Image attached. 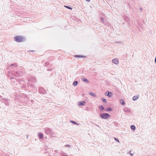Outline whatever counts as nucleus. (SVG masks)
Wrapping results in <instances>:
<instances>
[{"mask_svg":"<svg viewBox=\"0 0 156 156\" xmlns=\"http://www.w3.org/2000/svg\"><path fill=\"white\" fill-rule=\"evenodd\" d=\"M17 82H18L19 86H18V88H23L25 87L26 86L25 82L23 80L21 79H17Z\"/></svg>","mask_w":156,"mask_h":156,"instance_id":"obj_1","label":"nucleus"},{"mask_svg":"<svg viewBox=\"0 0 156 156\" xmlns=\"http://www.w3.org/2000/svg\"><path fill=\"white\" fill-rule=\"evenodd\" d=\"M14 39L16 42H21L24 40V38L22 36H17L14 37Z\"/></svg>","mask_w":156,"mask_h":156,"instance_id":"obj_2","label":"nucleus"},{"mask_svg":"<svg viewBox=\"0 0 156 156\" xmlns=\"http://www.w3.org/2000/svg\"><path fill=\"white\" fill-rule=\"evenodd\" d=\"M100 116L101 118L106 119L110 117V115L107 113H103L100 114Z\"/></svg>","mask_w":156,"mask_h":156,"instance_id":"obj_3","label":"nucleus"},{"mask_svg":"<svg viewBox=\"0 0 156 156\" xmlns=\"http://www.w3.org/2000/svg\"><path fill=\"white\" fill-rule=\"evenodd\" d=\"M39 92L40 93L42 94H45L47 93L46 90L42 87H39Z\"/></svg>","mask_w":156,"mask_h":156,"instance_id":"obj_4","label":"nucleus"},{"mask_svg":"<svg viewBox=\"0 0 156 156\" xmlns=\"http://www.w3.org/2000/svg\"><path fill=\"white\" fill-rule=\"evenodd\" d=\"M44 131L47 134H50L51 133L52 130L49 128H46L44 129Z\"/></svg>","mask_w":156,"mask_h":156,"instance_id":"obj_5","label":"nucleus"},{"mask_svg":"<svg viewBox=\"0 0 156 156\" xmlns=\"http://www.w3.org/2000/svg\"><path fill=\"white\" fill-rule=\"evenodd\" d=\"M105 95L108 96L109 97H111L112 95V93L111 92L107 91L105 93Z\"/></svg>","mask_w":156,"mask_h":156,"instance_id":"obj_6","label":"nucleus"},{"mask_svg":"<svg viewBox=\"0 0 156 156\" xmlns=\"http://www.w3.org/2000/svg\"><path fill=\"white\" fill-rule=\"evenodd\" d=\"M112 62L115 64H118L119 63V61L118 60L117 58L114 59L112 60Z\"/></svg>","mask_w":156,"mask_h":156,"instance_id":"obj_7","label":"nucleus"},{"mask_svg":"<svg viewBox=\"0 0 156 156\" xmlns=\"http://www.w3.org/2000/svg\"><path fill=\"white\" fill-rule=\"evenodd\" d=\"M123 110L124 112H126L127 113H129L130 112V110L128 108H124L123 109Z\"/></svg>","mask_w":156,"mask_h":156,"instance_id":"obj_8","label":"nucleus"},{"mask_svg":"<svg viewBox=\"0 0 156 156\" xmlns=\"http://www.w3.org/2000/svg\"><path fill=\"white\" fill-rule=\"evenodd\" d=\"M30 81L34 82V83H35L37 82V80L36 78L34 77H33L32 78L31 80H30Z\"/></svg>","mask_w":156,"mask_h":156,"instance_id":"obj_9","label":"nucleus"},{"mask_svg":"<svg viewBox=\"0 0 156 156\" xmlns=\"http://www.w3.org/2000/svg\"><path fill=\"white\" fill-rule=\"evenodd\" d=\"M85 102L84 101L80 102L78 103V105L80 106L84 105H85Z\"/></svg>","mask_w":156,"mask_h":156,"instance_id":"obj_10","label":"nucleus"},{"mask_svg":"<svg viewBox=\"0 0 156 156\" xmlns=\"http://www.w3.org/2000/svg\"><path fill=\"white\" fill-rule=\"evenodd\" d=\"M139 98V95H137L134 96L133 98V100L134 101L137 100Z\"/></svg>","mask_w":156,"mask_h":156,"instance_id":"obj_11","label":"nucleus"},{"mask_svg":"<svg viewBox=\"0 0 156 156\" xmlns=\"http://www.w3.org/2000/svg\"><path fill=\"white\" fill-rule=\"evenodd\" d=\"M38 137L41 139H42L43 138V134H41V133H38Z\"/></svg>","mask_w":156,"mask_h":156,"instance_id":"obj_12","label":"nucleus"},{"mask_svg":"<svg viewBox=\"0 0 156 156\" xmlns=\"http://www.w3.org/2000/svg\"><path fill=\"white\" fill-rule=\"evenodd\" d=\"M3 99L5 101L4 102L5 104L6 105H8V104L7 99L5 98L4 99Z\"/></svg>","mask_w":156,"mask_h":156,"instance_id":"obj_13","label":"nucleus"},{"mask_svg":"<svg viewBox=\"0 0 156 156\" xmlns=\"http://www.w3.org/2000/svg\"><path fill=\"white\" fill-rule=\"evenodd\" d=\"M77 83H78L77 81H75L73 82V84L74 86H76L77 85Z\"/></svg>","mask_w":156,"mask_h":156,"instance_id":"obj_14","label":"nucleus"},{"mask_svg":"<svg viewBox=\"0 0 156 156\" xmlns=\"http://www.w3.org/2000/svg\"><path fill=\"white\" fill-rule=\"evenodd\" d=\"M82 80L83 81L86 82H88V80L86 78L84 77H83L82 78Z\"/></svg>","mask_w":156,"mask_h":156,"instance_id":"obj_15","label":"nucleus"},{"mask_svg":"<svg viewBox=\"0 0 156 156\" xmlns=\"http://www.w3.org/2000/svg\"><path fill=\"white\" fill-rule=\"evenodd\" d=\"M120 103L123 105H124L125 104L124 101L122 99H121L120 100Z\"/></svg>","mask_w":156,"mask_h":156,"instance_id":"obj_16","label":"nucleus"},{"mask_svg":"<svg viewBox=\"0 0 156 156\" xmlns=\"http://www.w3.org/2000/svg\"><path fill=\"white\" fill-rule=\"evenodd\" d=\"M99 108L101 110H103L104 109V107L102 105H101V106H100L99 107Z\"/></svg>","mask_w":156,"mask_h":156,"instance_id":"obj_17","label":"nucleus"},{"mask_svg":"<svg viewBox=\"0 0 156 156\" xmlns=\"http://www.w3.org/2000/svg\"><path fill=\"white\" fill-rule=\"evenodd\" d=\"M130 128H131L134 130L135 129V126L133 125H131V126H130Z\"/></svg>","mask_w":156,"mask_h":156,"instance_id":"obj_18","label":"nucleus"},{"mask_svg":"<svg viewBox=\"0 0 156 156\" xmlns=\"http://www.w3.org/2000/svg\"><path fill=\"white\" fill-rule=\"evenodd\" d=\"M70 122L73 124H76V125H78V124L75 121H72V120H71L70 121Z\"/></svg>","mask_w":156,"mask_h":156,"instance_id":"obj_19","label":"nucleus"},{"mask_svg":"<svg viewBox=\"0 0 156 156\" xmlns=\"http://www.w3.org/2000/svg\"><path fill=\"white\" fill-rule=\"evenodd\" d=\"M101 100H102V101L104 102V103H107V101H106V100L104 98H101Z\"/></svg>","mask_w":156,"mask_h":156,"instance_id":"obj_20","label":"nucleus"},{"mask_svg":"<svg viewBox=\"0 0 156 156\" xmlns=\"http://www.w3.org/2000/svg\"><path fill=\"white\" fill-rule=\"evenodd\" d=\"M112 109L110 107L107 108L106 109V111H112Z\"/></svg>","mask_w":156,"mask_h":156,"instance_id":"obj_21","label":"nucleus"},{"mask_svg":"<svg viewBox=\"0 0 156 156\" xmlns=\"http://www.w3.org/2000/svg\"><path fill=\"white\" fill-rule=\"evenodd\" d=\"M89 94L94 97H95L96 96V95L94 93L91 92L89 93Z\"/></svg>","mask_w":156,"mask_h":156,"instance_id":"obj_22","label":"nucleus"},{"mask_svg":"<svg viewBox=\"0 0 156 156\" xmlns=\"http://www.w3.org/2000/svg\"><path fill=\"white\" fill-rule=\"evenodd\" d=\"M75 57H80V58H83V57H85V56H83L82 55H77L75 56Z\"/></svg>","mask_w":156,"mask_h":156,"instance_id":"obj_23","label":"nucleus"},{"mask_svg":"<svg viewBox=\"0 0 156 156\" xmlns=\"http://www.w3.org/2000/svg\"><path fill=\"white\" fill-rule=\"evenodd\" d=\"M114 138L115 140L116 141L118 142H120L119 141V140L117 138H116L115 137H114Z\"/></svg>","mask_w":156,"mask_h":156,"instance_id":"obj_24","label":"nucleus"},{"mask_svg":"<svg viewBox=\"0 0 156 156\" xmlns=\"http://www.w3.org/2000/svg\"><path fill=\"white\" fill-rule=\"evenodd\" d=\"M66 8H67L69 9H72L70 7H68V6H65Z\"/></svg>","mask_w":156,"mask_h":156,"instance_id":"obj_25","label":"nucleus"},{"mask_svg":"<svg viewBox=\"0 0 156 156\" xmlns=\"http://www.w3.org/2000/svg\"><path fill=\"white\" fill-rule=\"evenodd\" d=\"M66 147H70V145H69V144H66Z\"/></svg>","mask_w":156,"mask_h":156,"instance_id":"obj_26","label":"nucleus"},{"mask_svg":"<svg viewBox=\"0 0 156 156\" xmlns=\"http://www.w3.org/2000/svg\"><path fill=\"white\" fill-rule=\"evenodd\" d=\"M87 2H90V0H86Z\"/></svg>","mask_w":156,"mask_h":156,"instance_id":"obj_27","label":"nucleus"},{"mask_svg":"<svg viewBox=\"0 0 156 156\" xmlns=\"http://www.w3.org/2000/svg\"><path fill=\"white\" fill-rule=\"evenodd\" d=\"M130 155L131 156H133V154H132V153H130Z\"/></svg>","mask_w":156,"mask_h":156,"instance_id":"obj_28","label":"nucleus"},{"mask_svg":"<svg viewBox=\"0 0 156 156\" xmlns=\"http://www.w3.org/2000/svg\"><path fill=\"white\" fill-rule=\"evenodd\" d=\"M101 19L102 20H104L103 18L102 17L101 18Z\"/></svg>","mask_w":156,"mask_h":156,"instance_id":"obj_29","label":"nucleus"},{"mask_svg":"<svg viewBox=\"0 0 156 156\" xmlns=\"http://www.w3.org/2000/svg\"><path fill=\"white\" fill-rule=\"evenodd\" d=\"M140 10H142V8H140Z\"/></svg>","mask_w":156,"mask_h":156,"instance_id":"obj_30","label":"nucleus"},{"mask_svg":"<svg viewBox=\"0 0 156 156\" xmlns=\"http://www.w3.org/2000/svg\"><path fill=\"white\" fill-rule=\"evenodd\" d=\"M50 69H48L47 70V71H50Z\"/></svg>","mask_w":156,"mask_h":156,"instance_id":"obj_31","label":"nucleus"},{"mask_svg":"<svg viewBox=\"0 0 156 156\" xmlns=\"http://www.w3.org/2000/svg\"><path fill=\"white\" fill-rule=\"evenodd\" d=\"M32 87H34L33 85L32 86Z\"/></svg>","mask_w":156,"mask_h":156,"instance_id":"obj_32","label":"nucleus"},{"mask_svg":"<svg viewBox=\"0 0 156 156\" xmlns=\"http://www.w3.org/2000/svg\"><path fill=\"white\" fill-rule=\"evenodd\" d=\"M27 138H28V135H27Z\"/></svg>","mask_w":156,"mask_h":156,"instance_id":"obj_33","label":"nucleus"},{"mask_svg":"<svg viewBox=\"0 0 156 156\" xmlns=\"http://www.w3.org/2000/svg\"><path fill=\"white\" fill-rule=\"evenodd\" d=\"M55 152H57V151L56 150L55 151Z\"/></svg>","mask_w":156,"mask_h":156,"instance_id":"obj_34","label":"nucleus"},{"mask_svg":"<svg viewBox=\"0 0 156 156\" xmlns=\"http://www.w3.org/2000/svg\"><path fill=\"white\" fill-rule=\"evenodd\" d=\"M1 97V96L0 95V98Z\"/></svg>","mask_w":156,"mask_h":156,"instance_id":"obj_35","label":"nucleus"}]
</instances>
